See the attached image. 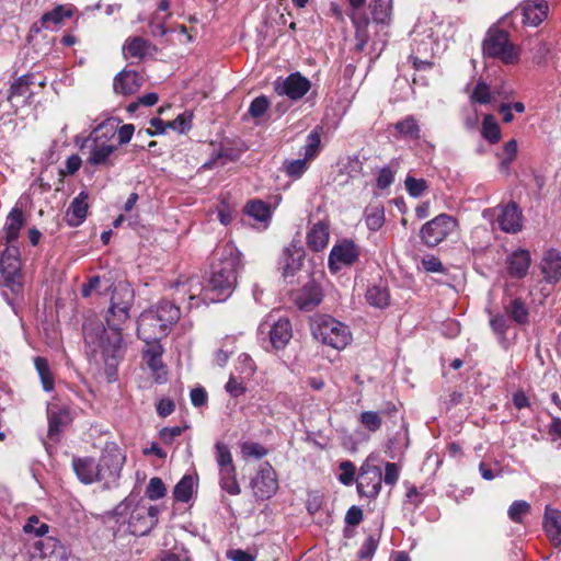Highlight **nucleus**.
<instances>
[{
    "instance_id": "obj_1",
    "label": "nucleus",
    "mask_w": 561,
    "mask_h": 561,
    "mask_svg": "<svg viewBox=\"0 0 561 561\" xmlns=\"http://www.w3.org/2000/svg\"><path fill=\"white\" fill-rule=\"evenodd\" d=\"M134 302V291L127 285H119L113 291L111 306L105 321H89L83 324L84 342L95 360L102 359L105 364L110 381L114 380L118 363L124 357L123 324L129 319V311Z\"/></svg>"
},
{
    "instance_id": "obj_2",
    "label": "nucleus",
    "mask_w": 561,
    "mask_h": 561,
    "mask_svg": "<svg viewBox=\"0 0 561 561\" xmlns=\"http://www.w3.org/2000/svg\"><path fill=\"white\" fill-rule=\"evenodd\" d=\"M241 267V254L233 247H225L218 263L211 266L208 278L207 299L210 302L225 301L237 285L238 271Z\"/></svg>"
},
{
    "instance_id": "obj_3",
    "label": "nucleus",
    "mask_w": 561,
    "mask_h": 561,
    "mask_svg": "<svg viewBox=\"0 0 561 561\" xmlns=\"http://www.w3.org/2000/svg\"><path fill=\"white\" fill-rule=\"evenodd\" d=\"M19 255V249L9 245L0 259V293L15 314H18V298L23 291Z\"/></svg>"
},
{
    "instance_id": "obj_4",
    "label": "nucleus",
    "mask_w": 561,
    "mask_h": 561,
    "mask_svg": "<svg viewBox=\"0 0 561 561\" xmlns=\"http://www.w3.org/2000/svg\"><path fill=\"white\" fill-rule=\"evenodd\" d=\"M117 121L108 118L101 123L85 139L82 149L89 148L88 162L92 165L112 164L111 156L116 150V146L107 142V135L113 136L117 129Z\"/></svg>"
},
{
    "instance_id": "obj_5",
    "label": "nucleus",
    "mask_w": 561,
    "mask_h": 561,
    "mask_svg": "<svg viewBox=\"0 0 561 561\" xmlns=\"http://www.w3.org/2000/svg\"><path fill=\"white\" fill-rule=\"evenodd\" d=\"M310 329L317 341L335 350L344 348L352 340L347 325L329 314H316Z\"/></svg>"
},
{
    "instance_id": "obj_6",
    "label": "nucleus",
    "mask_w": 561,
    "mask_h": 561,
    "mask_svg": "<svg viewBox=\"0 0 561 561\" xmlns=\"http://www.w3.org/2000/svg\"><path fill=\"white\" fill-rule=\"evenodd\" d=\"M484 56L497 58L506 65L518 60L516 47L510 42L508 33L496 28H489L482 44Z\"/></svg>"
},
{
    "instance_id": "obj_7",
    "label": "nucleus",
    "mask_w": 561,
    "mask_h": 561,
    "mask_svg": "<svg viewBox=\"0 0 561 561\" xmlns=\"http://www.w3.org/2000/svg\"><path fill=\"white\" fill-rule=\"evenodd\" d=\"M457 227L458 221L455 217L448 214H439L422 226L420 237L425 245L434 248L446 240Z\"/></svg>"
},
{
    "instance_id": "obj_8",
    "label": "nucleus",
    "mask_w": 561,
    "mask_h": 561,
    "mask_svg": "<svg viewBox=\"0 0 561 561\" xmlns=\"http://www.w3.org/2000/svg\"><path fill=\"white\" fill-rule=\"evenodd\" d=\"M125 461L124 455L115 445L106 446L99 459V482H102L104 488L110 489L116 485L123 465Z\"/></svg>"
},
{
    "instance_id": "obj_9",
    "label": "nucleus",
    "mask_w": 561,
    "mask_h": 561,
    "mask_svg": "<svg viewBox=\"0 0 561 561\" xmlns=\"http://www.w3.org/2000/svg\"><path fill=\"white\" fill-rule=\"evenodd\" d=\"M382 471L380 467L371 462V458H367L359 468L356 478V489L360 497L374 500L381 490Z\"/></svg>"
},
{
    "instance_id": "obj_10",
    "label": "nucleus",
    "mask_w": 561,
    "mask_h": 561,
    "mask_svg": "<svg viewBox=\"0 0 561 561\" xmlns=\"http://www.w3.org/2000/svg\"><path fill=\"white\" fill-rule=\"evenodd\" d=\"M160 510L158 506L137 504L130 513L128 529L135 536L148 535L158 524Z\"/></svg>"
},
{
    "instance_id": "obj_11",
    "label": "nucleus",
    "mask_w": 561,
    "mask_h": 561,
    "mask_svg": "<svg viewBox=\"0 0 561 561\" xmlns=\"http://www.w3.org/2000/svg\"><path fill=\"white\" fill-rule=\"evenodd\" d=\"M70 550L58 538L47 536L34 542L31 561H68Z\"/></svg>"
},
{
    "instance_id": "obj_12",
    "label": "nucleus",
    "mask_w": 561,
    "mask_h": 561,
    "mask_svg": "<svg viewBox=\"0 0 561 561\" xmlns=\"http://www.w3.org/2000/svg\"><path fill=\"white\" fill-rule=\"evenodd\" d=\"M360 248L350 239H344L333 245L328 259V266L332 273L339 272L344 266H351L358 261Z\"/></svg>"
},
{
    "instance_id": "obj_13",
    "label": "nucleus",
    "mask_w": 561,
    "mask_h": 561,
    "mask_svg": "<svg viewBox=\"0 0 561 561\" xmlns=\"http://www.w3.org/2000/svg\"><path fill=\"white\" fill-rule=\"evenodd\" d=\"M253 494L257 500H268L278 490L277 474L270 462H264L251 481Z\"/></svg>"
},
{
    "instance_id": "obj_14",
    "label": "nucleus",
    "mask_w": 561,
    "mask_h": 561,
    "mask_svg": "<svg viewBox=\"0 0 561 561\" xmlns=\"http://www.w3.org/2000/svg\"><path fill=\"white\" fill-rule=\"evenodd\" d=\"M268 329L270 342L273 348L283 350L293 337V328L288 318L280 317L273 320L272 316L260 324L261 332Z\"/></svg>"
},
{
    "instance_id": "obj_15",
    "label": "nucleus",
    "mask_w": 561,
    "mask_h": 561,
    "mask_svg": "<svg viewBox=\"0 0 561 561\" xmlns=\"http://www.w3.org/2000/svg\"><path fill=\"white\" fill-rule=\"evenodd\" d=\"M311 88L309 79L300 72L290 73L283 81L275 82V91L279 95H286L293 101L302 99Z\"/></svg>"
},
{
    "instance_id": "obj_16",
    "label": "nucleus",
    "mask_w": 561,
    "mask_h": 561,
    "mask_svg": "<svg viewBox=\"0 0 561 561\" xmlns=\"http://www.w3.org/2000/svg\"><path fill=\"white\" fill-rule=\"evenodd\" d=\"M152 312L145 310L137 321V335L142 341L161 340L169 334L167 324L161 323Z\"/></svg>"
},
{
    "instance_id": "obj_17",
    "label": "nucleus",
    "mask_w": 561,
    "mask_h": 561,
    "mask_svg": "<svg viewBox=\"0 0 561 561\" xmlns=\"http://www.w3.org/2000/svg\"><path fill=\"white\" fill-rule=\"evenodd\" d=\"M499 227L507 233H517L523 228L522 210L515 202H510L501 208L497 216Z\"/></svg>"
},
{
    "instance_id": "obj_18",
    "label": "nucleus",
    "mask_w": 561,
    "mask_h": 561,
    "mask_svg": "<svg viewBox=\"0 0 561 561\" xmlns=\"http://www.w3.org/2000/svg\"><path fill=\"white\" fill-rule=\"evenodd\" d=\"M179 291L188 295L190 307H197L199 302L209 304L207 299L208 284L205 286L198 276L187 278L184 283H176Z\"/></svg>"
},
{
    "instance_id": "obj_19",
    "label": "nucleus",
    "mask_w": 561,
    "mask_h": 561,
    "mask_svg": "<svg viewBox=\"0 0 561 561\" xmlns=\"http://www.w3.org/2000/svg\"><path fill=\"white\" fill-rule=\"evenodd\" d=\"M540 271L547 283H558L561 279V253L556 249L547 250L540 262Z\"/></svg>"
},
{
    "instance_id": "obj_20",
    "label": "nucleus",
    "mask_w": 561,
    "mask_h": 561,
    "mask_svg": "<svg viewBox=\"0 0 561 561\" xmlns=\"http://www.w3.org/2000/svg\"><path fill=\"white\" fill-rule=\"evenodd\" d=\"M549 10L546 0H527L520 7L523 23L529 26H538L547 16Z\"/></svg>"
},
{
    "instance_id": "obj_21",
    "label": "nucleus",
    "mask_w": 561,
    "mask_h": 561,
    "mask_svg": "<svg viewBox=\"0 0 561 561\" xmlns=\"http://www.w3.org/2000/svg\"><path fill=\"white\" fill-rule=\"evenodd\" d=\"M305 251L301 247L291 244L286 248L280 259V268L285 278L294 276L302 266Z\"/></svg>"
},
{
    "instance_id": "obj_22",
    "label": "nucleus",
    "mask_w": 561,
    "mask_h": 561,
    "mask_svg": "<svg viewBox=\"0 0 561 561\" xmlns=\"http://www.w3.org/2000/svg\"><path fill=\"white\" fill-rule=\"evenodd\" d=\"M507 272L511 277L524 278L531 264V256L529 251L518 249L511 253L506 259Z\"/></svg>"
},
{
    "instance_id": "obj_23",
    "label": "nucleus",
    "mask_w": 561,
    "mask_h": 561,
    "mask_svg": "<svg viewBox=\"0 0 561 561\" xmlns=\"http://www.w3.org/2000/svg\"><path fill=\"white\" fill-rule=\"evenodd\" d=\"M72 468L78 479L84 484L99 482V460L91 457L73 458Z\"/></svg>"
},
{
    "instance_id": "obj_24",
    "label": "nucleus",
    "mask_w": 561,
    "mask_h": 561,
    "mask_svg": "<svg viewBox=\"0 0 561 561\" xmlns=\"http://www.w3.org/2000/svg\"><path fill=\"white\" fill-rule=\"evenodd\" d=\"M330 239V226L327 221H318L307 232L306 241L308 248L313 252H320L328 247Z\"/></svg>"
},
{
    "instance_id": "obj_25",
    "label": "nucleus",
    "mask_w": 561,
    "mask_h": 561,
    "mask_svg": "<svg viewBox=\"0 0 561 561\" xmlns=\"http://www.w3.org/2000/svg\"><path fill=\"white\" fill-rule=\"evenodd\" d=\"M321 301V288L314 282L307 283L295 297L296 305L304 311H311Z\"/></svg>"
},
{
    "instance_id": "obj_26",
    "label": "nucleus",
    "mask_w": 561,
    "mask_h": 561,
    "mask_svg": "<svg viewBox=\"0 0 561 561\" xmlns=\"http://www.w3.org/2000/svg\"><path fill=\"white\" fill-rule=\"evenodd\" d=\"M542 526L551 543L561 546V511L546 506Z\"/></svg>"
},
{
    "instance_id": "obj_27",
    "label": "nucleus",
    "mask_w": 561,
    "mask_h": 561,
    "mask_svg": "<svg viewBox=\"0 0 561 561\" xmlns=\"http://www.w3.org/2000/svg\"><path fill=\"white\" fill-rule=\"evenodd\" d=\"M140 77L136 71L123 70L118 72L113 82V89L116 93L130 95L140 88Z\"/></svg>"
},
{
    "instance_id": "obj_28",
    "label": "nucleus",
    "mask_w": 561,
    "mask_h": 561,
    "mask_svg": "<svg viewBox=\"0 0 561 561\" xmlns=\"http://www.w3.org/2000/svg\"><path fill=\"white\" fill-rule=\"evenodd\" d=\"M152 312L161 323L167 324V330L170 332L171 328L179 321L181 317L180 308L169 300H161L156 306L147 309Z\"/></svg>"
},
{
    "instance_id": "obj_29",
    "label": "nucleus",
    "mask_w": 561,
    "mask_h": 561,
    "mask_svg": "<svg viewBox=\"0 0 561 561\" xmlns=\"http://www.w3.org/2000/svg\"><path fill=\"white\" fill-rule=\"evenodd\" d=\"M87 199L88 194L84 192L72 199L66 213V220L69 226L78 227L84 221L88 213Z\"/></svg>"
},
{
    "instance_id": "obj_30",
    "label": "nucleus",
    "mask_w": 561,
    "mask_h": 561,
    "mask_svg": "<svg viewBox=\"0 0 561 561\" xmlns=\"http://www.w3.org/2000/svg\"><path fill=\"white\" fill-rule=\"evenodd\" d=\"M397 408L393 404L388 403L381 411H364L359 414V423L370 433H376L381 428L382 415H390L396 412Z\"/></svg>"
},
{
    "instance_id": "obj_31",
    "label": "nucleus",
    "mask_w": 561,
    "mask_h": 561,
    "mask_svg": "<svg viewBox=\"0 0 561 561\" xmlns=\"http://www.w3.org/2000/svg\"><path fill=\"white\" fill-rule=\"evenodd\" d=\"M505 313L519 325L529 323V310L525 301L519 298H513L508 304L504 305Z\"/></svg>"
},
{
    "instance_id": "obj_32",
    "label": "nucleus",
    "mask_w": 561,
    "mask_h": 561,
    "mask_svg": "<svg viewBox=\"0 0 561 561\" xmlns=\"http://www.w3.org/2000/svg\"><path fill=\"white\" fill-rule=\"evenodd\" d=\"M34 366L39 377L42 388L45 392H51L55 389V375L45 357L34 358Z\"/></svg>"
},
{
    "instance_id": "obj_33",
    "label": "nucleus",
    "mask_w": 561,
    "mask_h": 561,
    "mask_svg": "<svg viewBox=\"0 0 561 561\" xmlns=\"http://www.w3.org/2000/svg\"><path fill=\"white\" fill-rule=\"evenodd\" d=\"M394 129L400 137L404 139L417 140L420 138L421 128L413 115H408L403 119L394 124Z\"/></svg>"
},
{
    "instance_id": "obj_34",
    "label": "nucleus",
    "mask_w": 561,
    "mask_h": 561,
    "mask_svg": "<svg viewBox=\"0 0 561 561\" xmlns=\"http://www.w3.org/2000/svg\"><path fill=\"white\" fill-rule=\"evenodd\" d=\"M365 297L367 302L376 308H386L390 300L388 288L381 284L368 287Z\"/></svg>"
},
{
    "instance_id": "obj_35",
    "label": "nucleus",
    "mask_w": 561,
    "mask_h": 561,
    "mask_svg": "<svg viewBox=\"0 0 561 561\" xmlns=\"http://www.w3.org/2000/svg\"><path fill=\"white\" fill-rule=\"evenodd\" d=\"M364 219L367 228L376 232L385 224V209L381 205L368 206L364 210Z\"/></svg>"
},
{
    "instance_id": "obj_36",
    "label": "nucleus",
    "mask_w": 561,
    "mask_h": 561,
    "mask_svg": "<svg viewBox=\"0 0 561 561\" xmlns=\"http://www.w3.org/2000/svg\"><path fill=\"white\" fill-rule=\"evenodd\" d=\"M23 226V214L22 210L13 208L7 218L5 226V240L8 243L13 242L18 237Z\"/></svg>"
},
{
    "instance_id": "obj_37",
    "label": "nucleus",
    "mask_w": 561,
    "mask_h": 561,
    "mask_svg": "<svg viewBox=\"0 0 561 561\" xmlns=\"http://www.w3.org/2000/svg\"><path fill=\"white\" fill-rule=\"evenodd\" d=\"M244 211L247 215L260 222L268 221L272 215L270 205L257 199L249 202L244 207Z\"/></svg>"
},
{
    "instance_id": "obj_38",
    "label": "nucleus",
    "mask_w": 561,
    "mask_h": 561,
    "mask_svg": "<svg viewBox=\"0 0 561 561\" xmlns=\"http://www.w3.org/2000/svg\"><path fill=\"white\" fill-rule=\"evenodd\" d=\"M392 12V0H371V15L376 23H388Z\"/></svg>"
},
{
    "instance_id": "obj_39",
    "label": "nucleus",
    "mask_w": 561,
    "mask_h": 561,
    "mask_svg": "<svg viewBox=\"0 0 561 561\" xmlns=\"http://www.w3.org/2000/svg\"><path fill=\"white\" fill-rule=\"evenodd\" d=\"M215 459L218 465L219 471H234L236 467L233 465L231 451L225 443L217 442L215 444Z\"/></svg>"
},
{
    "instance_id": "obj_40",
    "label": "nucleus",
    "mask_w": 561,
    "mask_h": 561,
    "mask_svg": "<svg viewBox=\"0 0 561 561\" xmlns=\"http://www.w3.org/2000/svg\"><path fill=\"white\" fill-rule=\"evenodd\" d=\"M149 47H150L149 41H147L140 36H135V37H129L125 42L123 48H124V50L127 51V54L130 57L144 58L146 56Z\"/></svg>"
},
{
    "instance_id": "obj_41",
    "label": "nucleus",
    "mask_w": 561,
    "mask_h": 561,
    "mask_svg": "<svg viewBox=\"0 0 561 561\" xmlns=\"http://www.w3.org/2000/svg\"><path fill=\"white\" fill-rule=\"evenodd\" d=\"M482 137L490 144H496L501 139V129L492 114H486L482 122Z\"/></svg>"
},
{
    "instance_id": "obj_42",
    "label": "nucleus",
    "mask_w": 561,
    "mask_h": 561,
    "mask_svg": "<svg viewBox=\"0 0 561 561\" xmlns=\"http://www.w3.org/2000/svg\"><path fill=\"white\" fill-rule=\"evenodd\" d=\"M194 491V479L191 476H184L174 486L173 496L175 501L187 503Z\"/></svg>"
},
{
    "instance_id": "obj_43",
    "label": "nucleus",
    "mask_w": 561,
    "mask_h": 561,
    "mask_svg": "<svg viewBox=\"0 0 561 561\" xmlns=\"http://www.w3.org/2000/svg\"><path fill=\"white\" fill-rule=\"evenodd\" d=\"M490 327L496 335L501 345L506 346V332L508 329V319L504 314H493L490 318Z\"/></svg>"
},
{
    "instance_id": "obj_44",
    "label": "nucleus",
    "mask_w": 561,
    "mask_h": 561,
    "mask_svg": "<svg viewBox=\"0 0 561 561\" xmlns=\"http://www.w3.org/2000/svg\"><path fill=\"white\" fill-rule=\"evenodd\" d=\"M72 11L65 9L62 5H57L51 11H48L42 16V24L45 28H48L50 24L58 25L64 19L71 18Z\"/></svg>"
},
{
    "instance_id": "obj_45",
    "label": "nucleus",
    "mask_w": 561,
    "mask_h": 561,
    "mask_svg": "<svg viewBox=\"0 0 561 561\" xmlns=\"http://www.w3.org/2000/svg\"><path fill=\"white\" fill-rule=\"evenodd\" d=\"M219 483L222 490L231 495H238L241 492L240 485L236 478V470L219 471Z\"/></svg>"
},
{
    "instance_id": "obj_46",
    "label": "nucleus",
    "mask_w": 561,
    "mask_h": 561,
    "mask_svg": "<svg viewBox=\"0 0 561 561\" xmlns=\"http://www.w3.org/2000/svg\"><path fill=\"white\" fill-rule=\"evenodd\" d=\"M308 170V161L306 159L286 160L284 162V171L287 176L300 179Z\"/></svg>"
},
{
    "instance_id": "obj_47",
    "label": "nucleus",
    "mask_w": 561,
    "mask_h": 561,
    "mask_svg": "<svg viewBox=\"0 0 561 561\" xmlns=\"http://www.w3.org/2000/svg\"><path fill=\"white\" fill-rule=\"evenodd\" d=\"M243 458L261 459L268 454V449L255 442H244L240 446Z\"/></svg>"
},
{
    "instance_id": "obj_48",
    "label": "nucleus",
    "mask_w": 561,
    "mask_h": 561,
    "mask_svg": "<svg viewBox=\"0 0 561 561\" xmlns=\"http://www.w3.org/2000/svg\"><path fill=\"white\" fill-rule=\"evenodd\" d=\"M167 494V488L162 479L153 477L149 480L146 489V496L151 501H157L164 497Z\"/></svg>"
},
{
    "instance_id": "obj_49",
    "label": "nucleus",
    "mask_w": 561,
    "mask_h": 561,
    "mask_svg": "<svg viewBox=\"0 0 561 561\" xmlns=\"http://www.w3.org/2000/svg\"><path fill=\"white\" fill-rule=\"evenodd\" d=\"M530 512V505L524 500L514 501L507 511L510 519L514 523H522L523 516Z\"/></svg>"
},
{
    "instance_id": "obj_50",
    "label": "nucleus",
    "mask_w": 561,
    "mask_h": 561,
    "mask_svg": "<svg viewBox=\"0 0 561 561\" xmlns=\"http://www.w3.org/2000/svg\"><path fill=\"white\" fill-rule=\"evenodd\" d=\"M405 190L412 197H420L428 188L427 182L424 179H416L407 176L404 181Z\"/></svg>"
},
{
    "instance_id": "obj_51",
    "label": "nucleus",
    "mask_w": 561,
    "mask_h": 561,
    "mask_svg": "<svg viewBox=\"0 0 561 561\" xmlns=\"http://www.w3.org/2000/svg\"><path fill=\"white\" fill-rule=\"evenodd\" d=\"M23 530L26 534H34L39 538L46 537L45 535L49 530V526L46 523H42L38 517L31 516L28 517L26 524L23 526Z\"/></svg>"
},
{
    "instance_id": "obj_52",
    "label": "nucleus",
    "mask_w": 561,
    "mask_h": 561,
    "mask_svg": "<svg viewBox=\"0 0 561 561\" xmlns=\"http://www.w3.org/2000/svg\"><path fill=\"white\" fill-rule=\"evenodd\" d=\"M470 99L472 102L479 104H489L492 99L490 87L484 81H479L474 87Z\"/></svg>"
},
{
    "instance_id": "obj_53",
    "label": "nucleus",
    "mask_w": 561,
    "mask_h": 561,
    "mask_svg": "<svg viewBox=\"0 0 561 561\" xmlns=\"http://www.w3.org/2000/svg\"><path fill=\"white\" fill-rule=\"evenodd\" d=\"M320 142V135L317 131H311L307 136V144L304 147V159L312 160L319 151Z\"/></svg>"
},
{
    "instance_id": "obj_54",
    "label": "nucleus",
    "mask_w": 561,
    "mask_h": 561,
    "mask_svg": "<svg viewBox=\"0 0 561 561\" xmlns=\"http://www.w3.org/2000/svg\"><path fill=\"white\" fill-rule=\"evenodd\" d=\"M146 363L157 382H163L167 379V370L162 362V357H149Z\"/></svg>"
},
{
    "instance_id": "obj_55",
    "label": "nucleus",
    "mask_w": 561,
    "mask_h": 561,
    "mask_svg": "<svg viewBox=\"0 0 561 561\" xmlns=\"http://www.w3.org/2000/svg\"><path fill=\"white\" fill-rule=\"evenodd\" d=\"M268 106V99L265 95H260L251 102L248 113L251 117L259 118L265 114Z\"/></svg>"
},
{
    "instance_id": "obj_56",
    "label": "nucleus",
    "mask_w": 561,
    "mask_h": 561,
    "mask_svg": "<svg viewBox=\"0 0 561 561\" xmlns=\"http://www.w3.org/2000/svg\"><path fill=\"white\" fill-rule=\"evenodd\" d=\"M342 471L339 481L344 485H351L355 481L356 468L350 460L342 461L339 466Z\"/></svg>"
},
{
    "instance_id": "obj_57",
    "label": "nucleus",
    "mask_w": 561,
    "mask_h": 561,
    "mask_svg": "<svg viewBox=\"0 0 561 561\" xmlns=\"http://www.w3.org/2000/svg\"><path fill=\"white\" fill-rule=\"evenodd\" d=\"M377 546L378 539L374 535H369L359 548L358 558L362 560L371 558L377 549Z\"/></svg>"
},
{
    "instance_id": "obj_58",
    "label": "nucleus",
    "mask_w": 561,
    "mask_h": 561,
    "mask_svg": "<svg viewBox=\"0 0 561 561\" xmlns=\"http://www.w3.org/2000/svg\"><path fill=\"white\" fill-rule=\"evenodd\" d=\"M393 181L394 171H392L390 167L386 165L379 170L376 179V185L380 190H386L393 183Z\"/></svg>"
},
{
    "instance_id": "obj_59",
    "label": "nucleus",
    "mask_w": 561,
    "mask_h": 561,
    "mask_svg": "<svg viewBox=\"0 0 561 561\" xmlns=\"http://www.w3.org/2000/svg\"><path fill=\"white\" fill-rule=\"evenodd\" d=\"M62 412H54L49 411L48 413V435L53 437L54 435H58L61 431L62 426Z\"/></svg>"
},
{
    "instance_id": "obj_60",
    "label": "nucleus",
    "mask_w": 561,
    "mask_h": 561,
    "mask_svg": "<svg viewBox=\"0 0 561 561\" xmlns=\"http://www.w3.org/2000/svg\"><path fill=\"white\" fill-rule=\"evenodd\" d=\"M400 477V469L394 462H386L385 465V476L382 477V481L387 485H394Z\"/></svg>"
},
{
    "instance_id": "obj_61",
    "label": "nucleus",
    "mask_w": 561,
    "mask_h": 561,
    "mask_svg": "<svg viewBox=\"0 0 561 561\" xmlns=\"http://www.w3.org/2000/svg\"><path fill=\"white\" fill-rule=\"evenodd\" d=\"M169 16L170 13L164 18H161L158 12L153 14L152 21L150 22L152 35L164 36L167 34L165 21Z\"/></svg>"
},
{
    "instance_id": "obj_62",
    "label": "nucleus",
    "mask_w": 561,
    "mask_h": 561,
    "mask_svg": "<svg viewBox=\"0 0 561 561\" xmlns=\"http://www.w3.org/2000/svg\"><path fill=\"white\" fill-rule=\"evenodd\" d=\"M232 160H233V157L230 153L217 151L211 156V158L208 161H206L203 164L202 168L203 169H213L218 164L224 165V164H226L227 161H232Z\"/></svg>"
},
{
    "instance_id": "obj_63",
    "label": "nucleus",
    "mask_w": 561,
    "mask_h": 561,
    "mask_svg": "<svg viewBox=\"0 0 561 561\" xmlns=\"http://www.w3.org/2000/svg\"><path fill=\"white\" fill-rule=\"evenodd\" d=\"M144 342L147 345L146 350L144 351L145 360L148 359L149 357H162L163 347L160 344V340H151Z\"/></svg>"
},
{
    "instance_id": "obj_64",
    "label": "nucleus",
    "mask_w": 561,
    "mask_h": 561,
    "mask_svg": "<svg viewBox=\"0 0 561 561\" xmlns=\"http://www.w3.org/2000/svg\"><path fill=\"white\" fill-rule=\"evenodd\" d=\"M168 127L184 133L191 128V119L184 114H180L175 119L168 122Z\"/></svg>"
}]
</instances>
